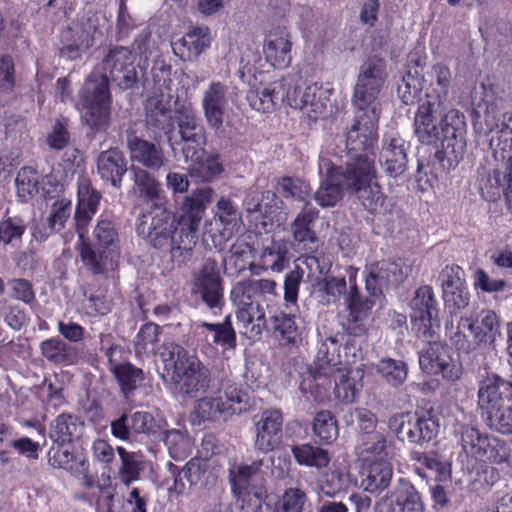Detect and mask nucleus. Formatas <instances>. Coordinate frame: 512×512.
Here are the masks:
<instances>
[{"mask_svg":"<svg viewBox=\"0 0 512 512\" xmlns=\"http://www.w3.org/2000/svg\"><path fill=\"white\" fill-rule=\"evenodd\" d=\"M213 195L211 187L193 190L184 197L176 218L164 207L143 213L136 224L137 234L152 248L169 250L177 263H187L192 258L199 227Z\"/></svg>","mask_w":512,"mask_h":512,"instance_id":"f257e3e1","label":"nucleus"},{"mask_svg":"<svg viewBox=\"0 0 512 512\" xmlns=\"http://www.w3.org/2000/svg\"><path fill=\"white\" fill-rule=\"evenodd\" d=\"M170 92L156 90L144 103L146 130L156 139L164 135L169 147L179 154L193 158L203 144V122L189 104L174 101Z\"/></svg>","mask_w":512,"mask_h":512,"instance_id":"f03ea898","label":"nucleus"},{"mask_svg":"<svg viewBox=\"0 0 512 512\" xmlns=\"http://www.w3.org/2000/svg\"><path fill=\"white\" fill-rule=\"evenodd\" d=\"M386 77V63L383 59L372 57L362 64L352 98V104L357 110L355 122L346 135L349 151L361 152L374 146L380 117L377 98Z\"/></svg>","mask_w":512,"mask_h":512,"instance_id":"7ed1b4c3","label":"nucleus"},{"mask_svg":"<svg viewBox=\"0 0 512 512\" xmlns=\"http://www.w3.org/2000/svg\"><path fill=\"white\" fill-rule=\"evenodd\" d=\"M415 134L426 144L441 142L442 149L435 153L439 161L452 155L462 157L466 148V122L463 113L442 102L428 99L419 105L414 118Z\"/></svg>","mask_w":512,"mask_h":512,"instance_id":"20e7f679","label":"nucleus"},{"mask_svg":"<svg viewBox=\"0 0 512 512\" xmlns=\"http://www.w3.org/2000/svg\"><path fill=\"white\" fill-rule=\"evenodd\" d=\"M277 295V283L272 279H244L235 283L230 299L237 308L236 318L250 338L260 336L267 328L265 311L260 300Z\"/></svg>","mask_w":512,"mask_h":512,"instance_id":"39448f33","label":"nucleus"},{"mask_svg":"<svg viewBox=\"0 0 512 512\" xmlns=\"http://www.w3.org/2000/svg\"><path fill=\"white\" fill-rule=\"evenodd\" d=\"M160 358L170 381L179 385L181 393L196 397L205 392L211 381L210 370L196 355L190 354L181 345L168 342L160 347Z\"/></svg>","mask_w":512,"mask_h":512,"instance_id":"423d86ee","label":"nucleus"},{"mask_svg":"<svg viewBox=\"0 0 512 512\" xmlns=\"http://www.w3.org/2000/svg\"><path fill=\"white\" fill-rule=\"evenodd\" d=\"M478 406L491 429L512 433V382L497 374L487 375L479 382Z\"/></svg>","mask_w":512,"mask_h":512,"instance_id":"0eeeda50","label":"nucleus"},{"mask_svg":"<svg viewBox=\"0 0 512 512\" xmlns=\"http://www.w3.org/2000/svg\"><path fill=\"white\" fill-rule=\"evenodd\" d=\"M107 23V18L102 13H83L63 30L64 46L60 49V56L68 60L80 58L93 46L95 40L103 36Z\"/></svg>","mask_w":512,"mask_h":512,"instance_id":"6e6552de","label":"nucleus"},{"mask_svg":"<svg viewBox=\"0 0 512 512\" xmlns=\"http://www.w3.org/2000/svg\"><path fill=\"white\" fill-rule=\"evenodd\" d=\"M82 118L94 131H104L110 124L111 94L107 74L89 76L82 94Z\"/></svg>","mask_w":512,"mask_h":512,"instance_id":"1a4fd4ad","label":"nucleus"},{"mask_svg":"<svg viewBox=\"0 0 512 512\" xmlns=\"http://www.w3.org/2000/svg\"><path fill=\"white\" fill-rule=\"evenodd\" d=\"M387 425L399 441L420 445L435 438L439 428L431 416L416 412L396 413L388 419Z\"/></svg>","mask_w":512,"mask_h":512,"instance_id":"9d476101","label":"nucleus"},{"mask_svg":"<svg viewBox=\"0 0 512 512\" xmlns=\"http://www.w3.org/2000/svg\"><path fill=\"white\" fill-rule=\"evenodd\" d=\"M411 319L417 325V334L423 340H432L440 327L439 309L431 286L423 285L416 289L410 302Z\"/></svg>","mask_w":512,"mask_h":512,"instance_id":"9b49d317","label":"nucleus"},{"mask_svg":"<svg viewBox=\"0 0 512 512\" xmlns=\"http://www.w3.org/2000/svg\"><path fill=\"white\" fill-rule=\"evenodd\" d=\"M426 340L428 347L419 354L421 369L432 375L441 374L443 378L455 381L461 375L460 364L452 358L451 348L435 340Z\"/></svg>","mask_w":512,"mask_h":512,"instance_id":"f8f14e48","label":"nucleus"},{"mask_svg":"<svg viewBox=\"0 0 512 512\" xmlns=\"http://www.w3.org/2000/svg\"><path fill=\"white\" fill-rule=\"evenodd\" d=\"M319 217V211L310 202L303 205L302 210L290 223L293 246L298 251L315 253L319 247V239L314 225Z\"/></svg>","mask_w":512,"mask_h":512,"instance_id":"ddd939ff","label":"nucleus"},{"mask_svg":"<svg viewBox=\"0 0 512 512\" xmlns=\"http://www.w3.org/2000/svg\"><path fill=\"white\" fill-rule=\"evenodd\" d=\"M374 162L373 155L363 153L352 158L344 166H335L348 192L354 193L375 180L376 169Z\"/></svg>","mask_w":512,"mask_h":512,"instance_id":"4468645a","label":"nucleus"},{"mask_svg":"<svg viewBox=\"0 0 512 512\" xmlns=\"http://www.w3.org/2000/svg\"><path fill=\"white\" fill-rule=\"evenodd\" d=\"M343 339V334H336L322 342L317 351L314 366L309 370L314 382L326 381L329 374H332L339 367L347 365L340 360L339 355V347Z\"/></svg>","mask_w":512,"mask_h":512,"instance_id":"2eb2a0df","label":"nucleus"},{"mask_svg":"<svg viewBox=\"0 0 512 512\" xmlns=\"http://www.w3.org/2000/svg\"><path fill=\"white\" fill-rule=\"evenodd\" d=\"M227 104L228 86L219 81L211 82L203 92L201 105L207 125L212 130L222 128Z\"/></svg>","mask_w":512,"mask_h":512,"instance_id":"dca6fc26","label":"nucleus"},{"mask_svg":"<svg viewBox=\"0 0 512 512\" xmlns=\"http://www.w3.org/2000/svg\"><path fill=\"white\" fill-rule=\"evenodd\" d=\"M283 415L280 410L262 412L256 422L255 448L263 453L272 451L282 439Z\"/></svg>","mask_w":512,"mask_h":512,"instance_id":"f3484780","label":"nucleus"},{"mask_svg":"<svg viewBox=\"0 0 512 512\" xmlns=\"http://www.w3.org/2000/svg\"><path fill=\"white\" fill-rule=\"evenodd\" d=\"M357 376L362 377L359 370L354 373L345 365L329 374L326 381L315 382V386L322 387L326 391L334 383L335 398L343 403H352L362 388V385L356 382Z\"/></svg>","mask_w":512,"mask_h":512,"instance_id":"a211bd4d","label":"nucleus"},{"mask_svg":"<svg viewBox=\"0 0 512 512\" xmlns=\"http://www.w3.org/2000/svg\"><path fill=\"white\" fill-rule=\"evenodd\" d=\"M396 505L399 512H422L423 503L419 492L407 480L400 478L397 486L389 495L383 497L375 505L378 512H383L385 507Z\"/></svg>","mask_w":512,"mask_h":512,"instance_id":"6ab92c4d","label":"nucleus"},{"mask_svg":"<svg viewBox=\"0 0 512 512\" xmlns=\"http://www.w3.org/2000/svg\"><path fill=\"white\" fill-rule=\"evenodd\" d=\"M127 147L132 161L152 170H160L166 163L164 150L153 142L142 139L134 133L127 138Z\"/></svg>","mask_w":512,"mask_h":512,"instance_id":"aec40b11","label":"nucleus"},{"mask_svg":"<svg viewBox=\"0 0 512 512\" xmlns=\"http://www.w3.org/2000/svg\"><path fill=\"white\" fill-rule=\"evenodd\" d=\"M406 143L399 136L385 137L379 156V163L386 175L396 178L407 168Z\"/></svg>","mask_w":512,"mask_h":512,"instance_id":"412c9836","label":"nucleus"},{"mask_svg":"<svg viewBox=\"0 0 512 512\" xmlns=\"http://www.w3.org/2000/svg\"><path fill=\"white\" fill-rule=\"evenodd\" d=\"M404 278L398 264L391 261H380L369 267L366 276V290L372 297H380L384 290Z\"/></svg>","mask_w":512,"mask_h":512,"instance_id":"4be33fe9","label":"nucleus"},{"mask_svg":"<svg viewBox=\"0 0 512 512\" xmlns=\"http://www.w3.org/2000/svg\"><path fill=\"white\" fill-rule=\"evenodd\" d=\"M204 141L199 147V151L193 155V158L186 157L181 154L185 163L191 162L194 164L190 168V176L199 182H210L223 172V166L217 154H211L206 157V144L207 134L205 126L203 125Z\"/></svg>","mask_w":512,"mask_h":512,"instance_id":"5701e85b","label":"nucleus"},{"mask_svg":"<svg viewBox=\"0 0 512 512\" xmlns=\"http://www.w3.org/2000/svg\"><path fill=\"white\" fill-rule=\"evenodd\" d=\"M287 79L272 82L266 86L251 89L247 94V100L252 109L270 113L285 101Z\"/></svg>","mask_w":512,"mask_h":512,"instance_id":"b1692460","label":"nucleus"},{"mask_svg":"<svg viewBox=\"0 0 512 512\" xmlns=\"http://www.w3.org/2000/svg\"><path fill=\"white\" fill-rule=\"evenodd\" d=\"M126 172L127 161L119 148H109L98 155L97 173L103 181L119 188Z\"/></svg>","mask_w":512,"mask_h":512,"instance_id":"393cba45","label":"nucleus"},{"mask_svg":"<svg viewBox=\"0 0 512 512\" xmlns=\"http://www.w3.org/2000/svg\"><path fill=\"white\" fill-rule=\"evenodd\" d=\"M100 199V193L91 186L89 180L79 181L78 203L74 219L80 237H83L85 228L96 213Z\"/></svg>","mask_w":512,"mask_h":512,"instance_id":"a878e982","label":"nucleus"},{"mask_svg":"<svg viewBox=\"0 0 512 512\" xmlns=\"http://www.w3.org/2000/svg\"><path fill=\"white\" fill-rule=\"evenodd\" d=\"M323 168H326V175L322 178L314 199L321 207H333L343 198L346 188L334 165H330L328 160H322L320 169Z\"/></svg>","mask_w":512,"mask_h":512,"instance_id":"bb28decb","label":"nucleus"},{"mask_svg":"<svg viewBox=\"0 0 512 512\" xmlns=\"http://www.w3.org/2000/svg\"><path fill=\"white\" fill-rule=\"evenodd\" d=\"M85 423L75 414L62 413L51 421L49 437L57 445H64L80 439Z\"/></svg>","mask_w":512,"mask_h":512,"instance_id":"cd10ccee","label":"nucleus"},{"mask_svg":"<svg viewBox=\"0 0 512 512\" xmlns=\"http://www.w3.org/2000/svg\"><path fill=\"white\" fill-rule=\"evenodd\" d=\"M316 86L296 85L286 90L285 100L294 109L303 110L309 118L316 120L324 115V105L316 98Z\"/></svg>","mask_w":512,"mask_h":512,"instance_id":"c85d7f7f","label":"nucleus"},{"mask_svg":"<svg viewBox=\"0 0 512 512\" xmlns=\"http://www.w3.org/2000/svg\"><path fill=\"white\" fill-rule=\"evenodd\" d=\"M392 479V464L384 460L375 461L363 469L361 486L371 494H380L390 486Z\"/></svg>","mask_w":512,"mask_h":512,"instance_id":"c756f323","label":"nucleus"},{"mask_svg":"<svg viewBox=\"0 0 512 512\" xmlns=\"http://www.w3.org/2000/svg\"><path fill=\"white\" fill-rule=\"evenodd\" d=\"M427 82L429 85L425 88V99L442 102L450 106L449 89L451 86L452 75L450 69L441 63L435 64L429 73H427Z\"/></svg>","mask_w":512,"mask_h":512,"instance_id":"7c9ffc66","label":"nucleus"},{"mask_svg":"<svg viewBox=\"0 0 512 512\" xmlns=\"http://www.w3.org/2000/svg\"><path fill=\"white\" fill-rule=\"evenodd\" d=\"M133 180L141 197L153 203L156 209L164 207L167 199L161 183L147 169L132 167Z\"/></svg>","mask_w":512,"mask_h":512,"instance_id":"2f4dec72","label":"nucleus"},{"mask_svg":"<svg viewBox=\"0 0 512 512\" xmlns=\"http://www.w3.org/2000/svg\"><path fill=\"white\" fill-rule=\"evenodd\" d=\"M467 322V331L474 336L481 345H491L500 335V324L496 313L492 310L482 311L475 322Z\"/></svg>","mask_w":512,"mask_h":512,"instance_id":"473e14b6","label":"nucleus"},{"mask_svg":"<svg viewBox=\"0 0 512 512\" xmlns=\"http://www.w3.org/2000/svg\"><path fill=\"white\" fill-rule=\"evenodd\" d=\"M263 460H255L251 464L238 465L229 470V481L233 494H247V490L255 489L252 482L258 477Z\"/></svg>","mask_w":512,"mask_h":512,"instance_id":"72a5a7b5","label":"nucleus"},{"mask_svg":"<svg viewBox=\"0 0 512 512\" xmlns=\"http://www.w3.org/2000/svg\"><path fill=\"white\" fill-rule=\"evenodd\" d=\"M200 328L204 329L202 334L208 343L220 345L224 349H234L236 347V334L232 327L230 315L226 316L222 323L203 322L200 324Z\"/></svg>","mask_w":512,"mask_h":512,"instance_id":"f704fd0d","label":"nucleus"},{"mask_svg":"<svg viewBox=\"0 0 512 512\" xmlns=\"http://www.w3.org/2000/svg\"><path fill=\"white\" fill-rule=\"evenodd\" d=\"M111 371L115 376L125 399L130 400L133 392L137 389L139 384L144 381V373L142 369L127 362L115 365Z\"/></svg>","mask_w":512,"mask_h":512,"instance_id":"c9c22d12","label":"nucleus"},{"mask_svg":"<svg viewBox=\"0 0 512 512\" xmlns=\"http://www.w3.org/2000/svg\"><path fill=\"white\" fill-rule=\"evenodd\" d=\"M208 464L206 461L198 458L191 459L175 477L176 488L180 486L185 487L184 479L190 486H203L208 482L211 473L207 470Z\"/></svg>","mask_w":512,"mask_h":512,"instance_id":"e433bc0d","label":"nucleus"},{"mask_svg":"<svg viewBox=\"0 0 512 512\" xmlns=\"http://www.w3.org/2000/svg\"><path fill=\"white\" fill-rule=\"evenodd\" d=\"M292 454L299 465L321 469L330 462V455L326 449L309 443L295 445Z\"/></svg>","mask_w":512,"mask_h":512,"instance_id":"4c0bfd02","label":"nucleus"},{"mask_svg":"<svg viewBox=\"0 0 512 512\" xmlns=\"http://www.w3.org/2000/svg\"><path fill=\"white\" fill-rule=\"evenodd\" d=\"M425 83H427V79L425 76L419 78L417 70L407 71L397 87L399 98L406 105H413L416 102L421 104L424 100L420 98V94L426 88Z\"/></svg>","mask_w":512,"mask_h":512,"instance_id":"58836bf2","label":"nucleus"},{"mask_svg":"<svg viewBox=\"0 0 512 512\" xmlns=\"http://www.w3.org/2000/svg\"><path fill=\"white\" fill-rule=\"evenodd\" d=\"M192 292L211 310H221L224 305L223 281H192Z\"/></svg>","mask_w":512,"mask_h":512,"instance_id":"ea45409f","label":"nucleus"},{"mask_svg":"<svg viewBox=\"0 0 512 512\" xmlns=\"http://www.w3.org/2000/svg\"><path fill=\"white\" fill-rule=\"evenodd\" d=\"M286 258V250L280 243L272 242L271 245L265 247L260 255L259 264H250V270L253 274H259V270L281 271L284 268Z\"/></svg>","mask_w":512,"mask_h":512,"instance_id":"a19ab883","label":"nucleus"},{"mask_svg":"<svg viewBox=\"0 0 512 512\" xmlns=\"http://www.w3.org/2000/svg\"><path fill=\"white\" fill-rule=\"evenodd\" d=\"M275 189L285 199H293L304 204L311 193L310 185L298 177L283 176L277 179Z\"/></svg>","mask_w":512,"mask_h":512,"instance_id":"79ce46f5","label":"nucleus"},{"mask_svg":"<svg viewBox=\"0 0 512 512\" xmlns=\"http://www.w3.org/2000/svg\"><path fill=\"white\" fill-rule=\"evenodd\" d=\"M482 105L478 104L472 112V124L476 132L488 134L496 130H501L504 122L499 124L497 106L495 104L484 103L483 115L481 114Z\"/></svg>","mask_w":512,"mask_h":512,"instance_id":"37998d69","label":"nucleus"},{"mask_svg":"<svg viewBox=\"0 0 512 512\" xmlns=\"http://www.w3.org/2000/svg\"><path fill=\"white\" fill-rule=\"evenodd\" d=\"M264 52L272 66L284 68L291 61V42L285 37H271L265 45Z\"/></svg>","mask_w":512,"mask_h":512,"instance_id":"c03bdc74","label":"nucleus"},{"mask_svg":"<svg viewBox=\"0 0 512 512\" xmlns=\"http://www.w3.org/2000/svg\"><path fill=\"white\" fill-rule=\"evenodd\" d=\"M211 41L212 36L208 26H194L186 32L180 43L187 48L190 56L198 58L210 47Z\"/></svg>","mask_w":512,"mask_h":512,"instance_id":"a18cd8bd","label":"nucleus"},{"mask_svg":"<svg viewBox=\"0 0 512 512\" xmlns=\"http://www.w3.org/2000/svg\"><path fill=\"white\" fill-rule=\"evenodd\" d=\"M198 424L204 421L226 420L229 416L226 414L224 399L219 397H204L197 401L195 408Z\"/></svg>","mask_w":512,"mask_h":512,"instance_id":"49530a36","label":"nucleus"},{"mask_svg":"<svg viewBox=\"0 0 512 512\" xmlns=\"http://www.w3.org/2000/svg\"><path fill=\"white\" fill-rule=\"evenodd\" d=\"M117 452L121 459V467L118 474L123 484L129 486L133 481L139 478L143 470V462L139 455L134 452H128L123 447H118Z\"/></svg>","mask_w":512,"mask_h":512,"instance_id":"de8ad7c7","label":"nucleus"},{"mask_svg":"<svg viewBox=\"0 0 512 512\" xmlns=\"http://www.w3.org/2000/svg\"><path fill=\"white\" fill-rule=\"evenodd\" d=\"M41 353L50 362L61 364L72 362L75 357L74 349L59 338H51L41 343Z\"/></svg>","mask_w":512,"mask_h":512,"instance_id":"09e8293b","label":"nucleus"},{"mask_svg":"<svg viewBox=\"0 0 512 512\" xmlns=\"http://www.w3.org/2000/svg\"><path fill=\"white\" fill-rule=\"evenodd\" d=\"M482 444L483 446L477 460L501 464L508 459L510 449L504 441L487 435L486 438L482 440Z\"/></svg>","mask_w":512,"mask_h":512,"instance_id":"8fccbe9b","label":"nucleus"},{"mask_svg":"<svg viewBox=\"0 0 512 512\" xmlns=\"http://www.w3.org/2000/svg\"><path fill=\"white\" fill-rule=\"evenodd\" d=\"M134 61L131 50L123 46L110 47L102 60L103 70L111 77L118 70L125 69Z\"/></svg>","mask_w":512,"mask_h":512,"instance_id":"3c124183","label":"nucleus"},{"mask_svg":"<svg viewBox=\"0 0 512 512\" xmlns=\"http://www.w3.org/2000/svg\"><path fill=\"white\" fill-rule=\"evenodd\" d=\"M312 429L314 434L322 441L330 443L338 437L337 421L328 410L318 412L313 419Z\"/></svg>","mask_w":512,"mask_h":512,"instance_id":"603ef678","label":"nucleus"},{"mask_svg":"<svg viewBox=\"0 0 512 512\" xmlns=\"http://www.w3.org/2000/svg\"><path fill=\"white\" fill-rule=\"evenodd\" d=\"M375 298L376 297H372L371 295L369 297H363L359 293L356 285H351V289L347 297V306L351 319L354 322L364 319L374 306Z\"/></svg>","mask_w":512,"mask_h":512,"instance_id":"864d4df0","label":"nucleus"},{"mask_svg":"<svg viewBox=\"0 0 512 512\" xmlns=\"http://www.w3.org/2000/svg\"><path fill=\"white\" fill-rule=\"evenodd\" d=\"M15 182L18 196L22 201L31 199L39 191L38 173L32 167L21 168L18 171Z\"/></svg>","mask_w":512,"mask_h":512,"instance_id":"5fc2aeb1","label":"nucleus"},{"mask_svg":"<svg viewBox=\"0 0 512 512\" xmlns=\"http://www.w3.org/2000/svg\"><path fill=\"white\" fill-rule=\"evenodd\" d=\"M457 433L460 436V444L463 452L467 456L477 459L483 446L482 440L486 438L487 435L482 434L477 428L469 425L460 426Z\"/></svg>","mask_w":512,"mask_h":512,"instance_id":"6e6d98bb","label":"nucleus"},{"mask_svg":"<svg viewBox=\"0 0 512 512\" xmlns=\"http://www.w3.org/2000/svg\"><path fill=\"white\" fill-rule=\"evenodd\" d=\"M353 194L361 201L363 207L370 213H377L383 207L385 196L381 192L380 186L376 182L355 191Z\"/></svg>","mask_w":512,"mask_h":512,"instance_id":"4d7b16f0","label":"nucleus"},{"mask_svg":"<svg viewBox=\"0 0 512 512\" xmlns=\"http://www.w3.org/2000/svg\"><path fill=\"white\" fill-rule=\"evenodd\" d=\"M118 242V233L114 223L109 219H101L98 221L93 231V242L103 249H113Z\"/></svg>","mask_w":512,"mask_h":512,"instance_id":"13d9d810","label":"nucleus"},{"mask_svg":"<svg viewBox=\"0 0 512 512\" xmlns=\"http://www.w3.org/2000/svg\"><path fill=\"white\" fill-rule=\"evenodd\" d=\"M106 250L93 244L83 243L80 249V256L84 265L93 274H102L106 269Z\"/></svg>","mask_w":512,"mask_h":512,"instance_id":"bf43d9fd","label":"nucleus"},{"mask_svg":"<svg viewBox=\"0 0 512 512\" xmlns=\"http://www.w3.org/2000/svg\"><path fill=\"white\" fill-rule=\"evenodd\" d=\"M378 372L393 386L402 384L407 378V365L391 358L383 359L377 366Z\"/></svg>","mask_w":512,"mask_h":512,"instance_id":"052dcab7","label":"nucleus"},{"mask_svg":"<svg viewBox=\"0 0 512 512\" xmlns=\"http://www.w3.org/2000/svg\"><path fill=\"white\" fill-rule=\"evenodd\" d=\"M362 453L370 454L378 457H386L390 455L392 449V440L380 432H374L368 436L362 437L361 440Z\"/></svg>","mask_w":512,"mask_h":512,"instance_id":"680f3d73","label":"nucleus"},{"mask_svg":"<svg viewBox=\"0 0 512 512\" xmlns=\"http://www.w3.org/2000/svg\"><path fill=\"white\" fill-rule=\"evenodd\" d=\"M270 323L271 328L280 334L282 340L290 344L297 342L299 335L292 316L280 312L270 318Z\"/></svg>","mask_w":512,"mask_h":512,"instance_id":"e2e57ef3","label":"nucleus"},{"mask_svg":"<svg viewBox=\"0 0 512 512\" xmlns=\"http://www.w3.org/2000/svg\"><path fill=\"white\" fill-rule=\"evenodd\" d=\"M164 442L173 459H184L189 455L191 449L190 440L181 431H167L165 433Z\"/></svg>","mask_w":512,"mask_h":512,"instance_id":"0e129e2a","label":"nucleus"},{"mask_svg":"<svg viewBox=\"0 0 512 512\" xmlns=\"http://www.w3.org/2000/svg\"><path fill=\"white\" fill-rule=\"evenodd\" d=\"M306 494L298 488H288L274 505L273 512H302Z\"/></svg>","mask_w":512,"mask_h":512,"instance_id":"69168bd1","label":"nucleus"},{"mask_svg":"<svg viewBox=\"0 0 512 512\" xmlns=\"http://www.w3.org/2000/svg\"><path fill=\"white\" fill-rule=\"evenodd\" d=\"M161 328L152 322L145 323L139 330L135 339V351L137 354L153 350L158 342Z\"/></svg>","mask_w":512,"mask_h":512,"instance_id":"338daca9","label":"nucleus"},{"mask_svg":"<svg viewBox=\"0 0 512 512\" xmlns=\"http://www.w3.org/2000/svg\"><path fill=\"white\" fill-rule=\"evenodd\" d=\"M71 214V204L69 201L59 200L56 201L47 218V225L50 232H59L64 228L66 221Z\"/></svg>","mask_w":512,"mask_h":512,"instance_id":"774afa93","label":"nucleus"}]
</instances>
